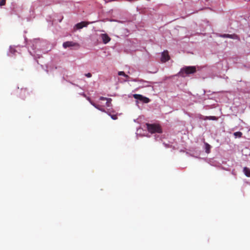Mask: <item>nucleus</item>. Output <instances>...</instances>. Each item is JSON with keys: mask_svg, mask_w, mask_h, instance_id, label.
Returning <instances> with one entry per match:
<instances>
[{"mask_svg": "<svg viewBox=\"0 0 250 250\" xmlns=\"http://www.w3.org/2000/svg\"><path fill=\"white\" fill-rule=\"evenodd\" d=\"M243 172L245 173V175L247 177H250V169L245 167L243 169Z\"/></svg>", "mask_w": 250, "mask_h": 250, "instance_id": "6e6552de", "label": "nucleus"}, {"mask_svg": "<svg viewBox=\"0 0 250 250\" xmlns=\"http://www.w3.org/2000/svg\"><path fill=\"white\" fill-rule=\"evenodd\" d=\"M101 37L102 39L103 42L104 44H106L107 43L109 42L111 40L110 38L106 34H102L101 35Z\"/></svg>", "mask_w": 250, "mask_h": 250, "instance_id": "39448f33", "label": "nucleus"}, {"mask_svg": "<svg viewBox=\"0 0 250 250\" xmlns=\"http://www.w3.org/2000/svg\"><path fill=\"white\" fill-rule=\"evenodd\" d=\"M146 126L148 131L151 133L162 132V128L158 125L146 124Z\"/></svg>", "mask_w": 250, "mask_h": 250, "instance_id": "f03ea898", "label": "nucleus"}, {"mask_svg": "<svg viewBox=\"0 0 250 250\" xmlns=\"http://www.w3.org/2000/svg\"><path fill=\"white\" fill-rule=\"evenodd\" d=\"M6 0H0V6H3L5 4Z\"/></svg>", "mask_w": 250, "mask_h": 250, "instance_id": "6ab92c4d", "label": "nucleus"}, {"mask_svg": "<svg viewBox=\"0 0 250 250\" xmlns=\"http://www.w3.org/2000/svg\"><path fill=\"white\" fill-rule=\"evenodd\" d=\"M133 96L135 99L139 100L140 101H142V99L144 98V97L142 95L137 94H134Z\"/></svg>", "mask_w": 250, "mask_h": 250, "instance_id": "1a4fd4ad", "label": "nucleus"}, {"mask_svg": "<svg viewBox=\"0 0 250 250\" xmlns=\"http://www.w3.org/2000/svg\"><path fill=\"white\" fill-rule=\"evenodd\" d=\"M170 59V57L168 55L167 51H164L162 54L161 61L163 62H165Z\"/></svg>", "mask_w": 250, "mask_h": 250, "instance_id": "20e7f679", "label": "nucleus"}, {"mask_svg": "<svg viewBox=\"0 0 250 250\" xmlns=\"http://www.w3.org/2000/svg\"><path fill=\"white\" fill-rule=\"evenodd\" d=\"M215 120L216 119V117L215 116H209V117H206L205 118H204V120Z\"/></svg>", "mask_w": 250, "mask_h": 250, "instance_id": "f3484780", "label": "nucleus"}, {"mask_svg": "<svg viewBox=\"0 0 250 250\" xmlns=\"http://www.w3.org/2000/svg\"><path fill=\"white\" fill-rule=\"evenodd\" d=\"M17 93L18 94L19 97L22 99H24L26 97V95L29 94L27 89L25 88H21L20 89L18 88L17 90Z\"/></svg>", "mask_w": 250, "mask_h": 250, "instance_id": "7ed1b4c3", "label": "nucleus"}, {"mask_svg": "<svg viewBox=\"0 0 250 250\" xmlns=\"http://www.w3.org/2000/svg\"><path fill=\"white\" fill-rule=\"evenodd\" d=\"M89 24V22L85 21H82L81 22L78 23L75 25V27L77 29H80L83 28L84 27H86Z\"/></svg>", "mask_w": 250, "mask_h": 250, "instance_id": "423d86ee", "label": "nucleus"}, {"mask_svg": "<svg viewBox=\"0 0 250 250\" xmlns=\"http://www.w3.org/2000/svg\"><path fill=\"white\" fill-rule=\"evenodd\" d=\"M100 110H101L102 112H105L106 113H107V112H108V111H109L108 110L106 111L102 107H101V108L100 109Z\"/></svg>", "mask_w": 250, "mask_h": 250, "instance_id": "4be33fe9", "label": "nucleus"}, {"mask_svg": "<svg viewBox=\"0 0 250 250\" xmlns=\"http://www.w3.org/2000/svg\"><path fill=\"white\" fill-rule=\"evenodd\" d=\"M88 100L89 101L90 103H91V104L94 106L95 107L97 106V104H95L94 103H93V102H92L89 98L88 99Z\"/></svg>", "mask_w": 250, "mask_h": 250, "instance_id": "aec40b11", "label": "nucleus"}, {"mask_svg": "<svg viewBox=\"0 0 250 250\" xmlns=\"http://www.w3.org/2000/svg\"><path fill=\"white\" fill-rule=\"evenodd\" d=\"M132 81H134V82H139L140 83H147V82L143 80H142V79L141 80H139L138 79H133Z\"/></svg>", "mask_w": 250, "mask_h": 250, "instance_id": "a211bd4d", "label": "nucleus"}, {"mask_svg": "<svg viewBox=\"0 0 250 250\" xmlns=\"http://www.w3.org/2000/svg\"><path fill=\"white\" fill-rule=\"evenodd\" d=\"M107 114L109 115L113 120H117L118 119L117 115H112L109 111H108Z\"/></svg>", "mask_w": 250, "mask_h": 250, "instance_id": "9b49d317", "label": "nucleus"}, {"mask_svg": "<svg viewBox=\"0 0 250 250\" xmlns=\"http://www.w3.org/2000/svg\"><path fill=\"white\" fill-rule=\"evenodd\" d=\"M149 99L146 97H144V98L142 100V102H143L144 103H148L149 102Z\"/></svg>", "mask_w": 250, "mask_h": 250, "instance_id": "dca6fc26", "label": "nucleus"}, {"mask_svg": "<svg viewBox=\"0 0 250 250\" xmlns=\"http://www.w3.org/2000/svg\"><path fill=\"white\" fill-rule=\"evenodd\" d=\"M205 149H206V153H209L210 152V149L211 148V146L207 143H205Z\"/></svg>", "mask_w": 250, "mask_h": 250, "instance_id": "9d476101", "label": "nucleus"}, {"mask_svg": "<svg viewBox=\"0 0 250 250\" xmlns=\"http://www.w3.org/2000/svg\"><path fill=\"white\" fill-rule=\"evenodd\" d=\"M111 99L109 98L107 99L106 102V107H109L111 106Z\"/></svg>", "mask_w": 250, "mask_h": 250, "instance_id": "ddd939ff", "label": "nucleus"}, {"mask_svg": "<svg viewBox=\"0 0 250 250\" xmlns=\"http://www.w3.org/2000/svg\"><path fill=\"white\" fill-rule=\"evenodd\" d=\"M118 75L119 76H124V77L127 79L130 78V77L127 75L125 74L124 71H119L118 72Z\"/></svg>", "mask_w": 250, "mask_h": 250, "instance_id": "f8f14e48", "label": "nucleus"}, {"mask_svg": "<svg viewBox=\"0 0 250 250\" xmlns=\"http://www.w3.org/2000/svg\"><path fill=\"white\" fill-rule=\"evenodd\" d=\"M85 76L88 78H90L92 76V75L90 73H88L85 74Z\"/></svg>", "mask_w": 250, "mask_h": 250, "instance_id": "412c9836", "label": "nucleus"}, {"mask_svg": "<svg viewBox=\"0 0 250 250\" xmlns=\"http://www.w3.org/2000/svg\"><path fill=\"white\" fill-rule=\"evenodd\" d=\"M108 98H105V97H101L100 98V99L101 100H102V101H104V100H106L107 101V99H108Z\"/></svg>", "mask_w": 250, "mask_h": 250, "instance_id": "5701e85b", "label": "nucleus"}, {"mask_svg": "<svg viewBox=\"0 0 250 250\" xmlns=\"http://www.w3.org/2000/svg\"><path fill=\"white\" fill-rule=\"evenodd\" d=\"M196 71V68L194 66H185L181 69L179 74L181 77H185L186 75L193 74Z\"/></svg>", "mask_w": 250, "mask_h": 250, "instance_id": "f257e3e1", "label": "nucleus"}, {"mask_svg": "<svg viewBox=\"0 0 250 250\" xmlns=\"http://www.w3.org/2000/svg\"><path fill=\"white\" fill-rule=\"evenodd\" d=\"M233 36H234L233 35H231V34H224V35H221V37H222L223 38H228L233 39Z\"/></svg>", "mask_w": 250, "mask_h": 250, "instance_id": "2eb2a0df", "label": "nucleus"}, {"mask_svg": "<svg viewBox=\"0 0 250 250\" xmlns=\"http://www.w3.org/2000/svg\"><path fill=\"white\" fill-rule=\"evenodd\" d=\"M101 106H100V105H98V104H97V106L95 107V108H96L97 109H99V110H100V109L101 108Z\"/></svg>", "mask_w": 250, "mask_h": 250, "instance_id": "b1692460", "label": "nucleus"}, {"mask_svg": "<svg viewBox=\"0 0 250 250\" xmlns=\"http://www.w3.org/2000/svg\"><path fill=\"white\" fill-rule=\"evenodd\" d=\"M77 44V43L73 42H63V47L66 48L71 46H75Z\"/></svg>", "mask_w": 250, "mask_h": 250, "instance_id": "0eeeda50", "label": "nucleus"}, {"mask_svg": "<svg viewBox=\"0 0 250 250\" xmlns=\"http://www.w3.org/2000/svg\"><path fill=\"white\" fill-rule=\"evenodd\" d=\"M242 135V133L240 131L236 132L234 133V136L236 137H241Z\"/></svg>", "mask_w": 250, "mask_h": 250, "instance_id": "4468645a", "label": "nucleus"}]
</instances>
